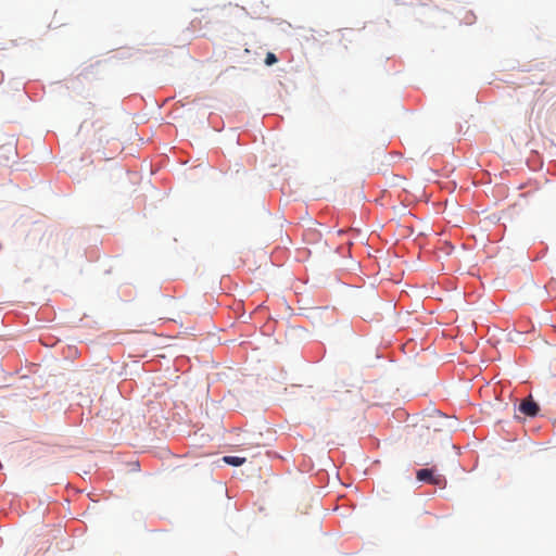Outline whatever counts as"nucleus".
<instances>
[{"mask_svg":"<svg viewBox=\"0 0 556 556\" xmlns=\"http://www.w3.org/2000/svg\"><path fill=\"white\" fill-rule=\"evenodd\" d=\"M433 413L442 418H447V415L443 414L441 410L439 409H433Z\"/></svg>","mask_w":556,"mask_h":556,"instance_id":"39448f33","label":"nucleus"},{"mask_svg":"<svg viewBox=\"0 0 556 556\" xmlns=\"http://www.w3.org/2000/svg\"><path fill=\"white\" fill-rule=\"evenodd\" d=\"M222 462L231 467H240L247 462V457L237 455H225L222 457Z\"/></svg>","mask_w":556,"mask_h":556,"instance_id":"7ed1b4c3","label":"nucleus"},{"mask_svg":"<svg viewBox=\"0 0 556 556\" xmlns=\"http://www.w3.org/2000/svg\"><path fill=\"white\" fill-rule=\"evenodd\" d=\"M416 479L418 482L433 484L440 489H444L447 483L446 478L443 475L437 473V468L434 466L416 470Z\"/></svg>","mask_w":556,"mask_h":556,"instance_id":"f257e3e1","label":"nucleus"},{"mask_svg":"<svg viewBox=\"0 0 556 556\" xmlns=\"http://www.w3.org/2000/svg\"><path fill=\"white\" fill-rule=\"evenodd\" d=\"M466 20H475L473 13H470V16L466 17Z\"/></svg>","mask_w":556,"mask_h":556,"instance_id":"423d86ee","label":"nucleus"},{"mask_svg":"<svg viewBox=\"0 0 556 556\" xmlns=\"http://www.w3.org/2000/svg\"><path fill=\"white\" fill-rule=\"evenodd\" d=\"M2 149H3V150H8L9 152H10V151H12V147H7V148H5V147H3Z\"/></svg>","mask_w":556,"mask_h":556,"instance_id":"0eeeda50","label":"nucleus"},{"mask_svg":"<svg viewBox=\"0 0 556 556\" xmlns=\"http://www.w3.org/2000/svg\"><path fill=\"white\" fill-rule=\"evenodd\" d=\"M278 62V56L274 52H267L264 59L266 66H271Z\"/></svg>","mask_w":556,"mask_h":556,"instance_id":"20e7f679","label":"nucleus"},{"mask_svg":"<svg viewBox=\"0 0 556 556\" xmlns=\"http://www.w3.org/2000/svg\"><path fill=\"white\" fill-rule=\"evenodd\" d=\"M515 409L528 418H534L541 412L539 403L531 395L527 400L515 403Z\"/></svg>","mask_w":556,"mask_h":556,"instance_id":"f03ea898","label":"nucleus"},{"mask_svg":"<svg viewBox=\"0 0 556 556\" xmlns=\"http://www.w3.org/2000/svg\"><path fill=\"white\" fill-rule=\"evenodd\" d=\"M473 20H466L467 24H471Z\"/></svg>","mask_w":556,"mask_h":556,"instance_id":"6e6552de","label":"nucleus"}]
</instances>
